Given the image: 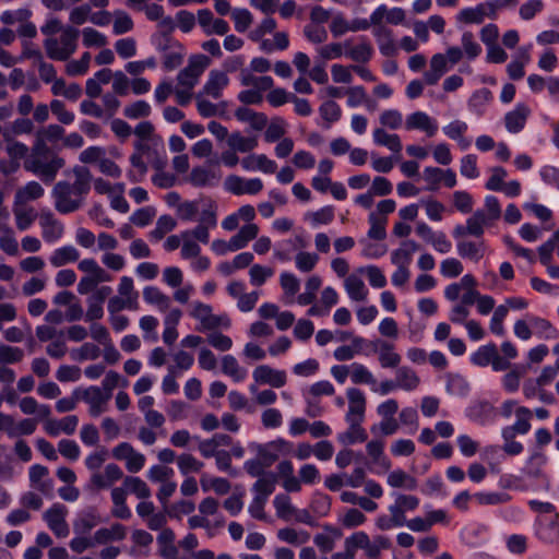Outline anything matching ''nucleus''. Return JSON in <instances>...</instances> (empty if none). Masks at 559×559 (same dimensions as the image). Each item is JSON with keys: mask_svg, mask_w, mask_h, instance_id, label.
Masks as SVG:
<instances>
[{"mask_svg": "<svg viewBox=\"0 0 559 559\" xmlns=\"http://www.w3.org/2000/svg\"><path fill=\"white\" fill-rule=\"evenodd\" d=\"M117 294L138 304L139 293L135 290L133 278L130 276L120 277Z\"/></svg>", "mask_w": 559, "mask_h": 559, "instance_id": "8fccbe9b", "label": "nucleus"}, {"mask_svg": "<svg viewBox=\"0 0 559 559\" xmlns=\"http://www.w3.org/2000/svg\"><path fill=\"white\" fill-rule=\"evenodd\" d=\"M36 139H41L44 142H55L59 140H63L64 138V129L59 124H49L46 128H41L36 132Z\"/></svg>", "mask_w": 559, "mask_h": 559, "instance_id": "3c124183", "label": "nucleus"}, {"mask_svg": "<svg viewBox=\"0 0 559 559\" xmlns=\"http://www.w3.org/2000/svg\"><path fill=\"white\" fill-rule=\"evenodd\" d=\"M222 371L237 382L243 379V372L234 356L226 355L222 358Z\"/></svg>", "mask_w": 559, "mask_h": 559, "instance_id": "37998d69", "label": "nucleus"}, {"mask_svg": "<svg viewBox=\"0 0 559 559\" xmlns=\"http://www.w3.org/2000/svg\"><path fill=\"white\" fill-rule=\"evenodd\" d=\"M45 189L37 181H29L24 187L16 190L14 195V205H25L31 201L40 199Z\"/></svg>", "mask_w": 559, "mask_h": 559, "instance_id": "dca6fc26", "label": "nucleus"}, {"mask_svg": "<svg viewBox=\"0 0 559 559\" xmlns=\"http://www.w3.org/2000/svg\"><path fill=\"white\" fill-rule=\"evenodd\" d=\"M111 453L116 460L126 462V467L130 473H138L145 464V456L128 442L119 443Z\"/></svg>", "mask_w": 559, "mask_h": 559, "instance_id": "1a4fd4ad", "label": "nucleus"}, {"mask_svg": "<svg viewBox=\"0 0 559 559\" xmlns=\"http://www.w3.org/2000/svg\"><path fill=\"white\" fill-rule=\"evenodd\" d=\"M78 267L86 275L78 284V292L87 295L94 292L100 283L111 281V275L93 259H84L79 262Z\"/></svg>", "mask_w": 559, "mask_h": 559, "instance_id": "20e7f679", "label": "nucleus"}, {"mask_svg": "<svg viewBox=\"0 0 559 559\" xmlns=\"http://www.w3.org/2000/svg\"><path fill=\"white\" fill-rule=\"evenodd\" d=\"M67 511L62 506H53L47 510L44 518L49 528L57 537H67L69 535V526L66 522Z\"/></svg>", "mask_w": 559, "mask_h": 559, "instance_id": "f8f14e48", "label": "nucleus"}, {"mask_svg": "<svg viewBox=\"0 0 559 559\" xmlns=\"http://www.w3.org/2000/svg\"><path fill=\"white\" fill-rule=\"evenodd\" d=\"M24 358L23 349L9 345H0V365L16 364Z\"/></svg>", "mask_w": 559, "mask_h": 559, "instance_id": "49530a36", "label": "nucleus"}, {"mask_svg": "<svg viewBox=\"0 0 559 559\" xmlns=\"http://www.w3.org/2000/svg\"><path fill=\"white\" fill-rule=\"evenodd\" d=\"M397 385L406 390L415 389L419 383L418 376L408 368H401L397 371Z\"/></svg>", "mask_w": 559, "mask_h": 559, "instance_id": "864d4df0", "label": "nucleus"}, {"mask_svg": "<svg viewBox=\"0 0 559 559\" xmlns=\"http://www.w3.org/2000/svg\"><path fill=\"white\" fill-rule=\"evenodd\" d=\"M48 473V468L39 464L33 465L29 468V481L41 492H46L48 490L47 485L41 481V479L47 476Z\"/></svg>", "mask_w": 559, "mask_h": 559, "instance_id": "6e6d98bb", "label": "nucleus"}, {"mask_svg": "<svg viewBox=\"0 0 559 559\" xmlns=\"http://www.w3.org/2000/svg\"><path fill=\"white\" fill-rule=\"evenodd\" d=\"M235 116L238 120L248 122L255 131H261L267 126V117L262 112H255L247 107L236 109Z\"/></svg>", "mask_w": 559, "mask_h": 559, "instance_id": "6ab92c4d", "label": "nucleus"}, {"mask_svg": "<svg viewBox=\"0 0 559 559\" xmlns=\"http://www.w3.org/2000/svg\"><path fill=\"white\" fill-rule=\"evenodd\" d=\"M19 407L24 415H36L37 418L51 415L50 407L45 404H39L33 396H24L21 399Z\"/></svg>", "mask_w": 559, "mask_h": 559, "instance_id": "4be33fe9", "label": "nucleus"}, {"mask_svg": "<svg viewBox=\"0 0 559 559\" xmlns=\"http://www.w3.org/2000/svg\"><path fill=\"white\" fill-rule=\"evenodd\" d=\"M143 297L147 304L154 305L163 311L167 310L170 306L169 297L154 286L145 287Z\"/></svg>", "mask_w": 559, "mask_h": 559, "instance_id": "c756f323", "label": "nucleus"}, {"mask_svg": "<svg viewBox=\"0 0 559 559\" xmlns=\"http://www.w3.org/2000/svg\"><path fill=\"white\" fill-rule=\"evenodd\" d=\"M177 464L183 475L199 473L203 468V463L190 453H182L177 456Z\"/></svg>", "mask_w": 559, "mask_h": 559, "instance_id": "4c0bfd02", "label": "nucleus"}, {"mask_svg": "<svg viewBox=\"0 0 559 559\" xmlns=\"http://www.w3.org/2000/svg\"><path fill=\"white\" fill-rule=\"evenodd\" d=\"M91 5L87 3L74 7L70 11L69 21L73 25H83L85 22L91 21Z\"/></svg>", "mask_w": 559, "mask_h": 559, "instance_id": "13d9d810", "label": "nucleus"}, {"mask_svg": "<svg viewBox=\"0 0 559 559\" xmlns=\"http://www.w3.org/2000/svg\"><path fill=\"white\" fill-rule=\"evenodd\" d=\"M123 115L132 120L146 118L151 115V106L144 100H136L124 108Z\"/></svg>", "mask_w": 559, "mask_h": 559, "instance_id": "79ce46f5", "label": "nucleus"}, {"mask_svg": "<svg viewBox=\"0 0 559 559\" xmlns=\"http://www.w3.org/2000/svg\"><path fill=\"white\" fill-rule=\"evenodd\" d=\"M90 62H91V53L84 52L79 60H72L67 63L66 72L69 75L84 74L90 68Z\"/></svg>", "mask_w": 559, "mask_h": 559, "instance_id": "5fc2aeb1", "label": "nucleus"}, {"mask_svg": "<svg viewBox=\"0 0 559 559\" xmlns=\"http://www.w3.org/2000/svg\"><path fill=\"white\" fill-rule=\"evenodd\" d=\"M94 190L99 195L112 197L117 192H124V183H110L103 177L92 178Z\"/></svg>", "mask_w": 559, "mask_h": 559, "instance_id": "f704fd0d", "label": "nucleus"}, {"mask_svg": "<svg viewBox=\"0 0 559 559\" xmlns=\"http://www.w3.org/2000/svg\"><path fill=\"white\" fill-rule=\"evenodd\" d=\"M486 9H488L487 4L464 9L459 13L457 20L463 24H480L488 16Z\"/></svg>", "mask_w": 559, "mask_h": 559, "instance_id": "a878e982", "label": "nucleus"}, {"mask_svg": "<svg viewBox=\"0 0 559 559\" xmlns=\"http://www.w3.org/2000/svg\"><path fill=\"white\" fill-rule=\"evenodd\" d=\"M528 110L524 106H519L515 110L506 116L507 129L511 132L520 131L526 121Z\"/></svg>", "mask_w": 559, "mask_h": 559, "instance_id": "473e14b6", "label": "nucleus"}, {"mask_svg": "<svg viewBox=\"0 0 559 559\" xmlns=\"http://www.w3.org/2000/svg\"><path fill=\"white\" fill-rule=\"evenodd\" d=\"M112 29L116 35H121L133 29L134 23L130 15L123 11H117L112 15Z\"/></svg>", "mask_w": 559, "mask_h": 559, "instance_id": "a18cd8bd", "label": "nucleus"}, {"mask_svg": "<svg viewBox=\"0 0 559 559\" xmlns=\"http://www.w3.org/2000/svg\"><path fill=\"white\" fill-rule=\"evenodd\" d=\"M379 360L384 368H395L401 361V356L394 352L392 344L383 342L380 346Z\"/></svg>", "mask_w": 559, "mask_h": 559, "instance_id": "c9c22d12", "label": "nucleus"}, {"mask_svg": "<svg viewBox=\"0 0 559 559\" xmlns=\"http://www.w3.org/2000/svg\"><path fill=\"white\" fill-rule=\"evenodd\" d=\"M228 146L230 150L240 153H248L258 145L257 136H243L239 132H234L228 136Z\"/></svg>", "mask_w": 559, "mask_h": 559, "instance_id": "b1692460", "label": "nucleus"}, {"mask_svg": "<svg viewBox=\"0 0 559 559\" xmlns=\"http://www.w3.org/2000/svg\"><path fill=\"white\" fill-rule=\"evenodd\" d=\"M277 536L282 542L290 545H300L309 539L308 533H298L295 528L285 527L277 532Z\"/></svg>", "mask_w": 559, "mask_h": 559, "instance_id": "09e8293b", "label": "nucleus"}, {"mask_svg": "<svg viewBox=\"0 0 559 559\" xmlns=\"http://www.w3.org/2000/svg\"><path fill=\"white\" fill-rule=\"evenodd\" d=\"M345 288L349 297L355 301H364L367 298V290L364 281L357 275H349L345 280Z\"/></svg>", "mask_w": 559, "mask_h": 559, "instance_id": "cd10ccee", "label": "nucleus"}, {"mask_svg": "<svg viewBox=\"0 0 559 559\" xmlns=\"http://www.w3.org/2000/svg\"><path fill=\"white\" fill-rule=\"evenodd\" d=\"M126 489L134 493L139 499L145 500L150 498L151 490L147 484L139 477L126 476L123 478Z\"/></svg>", "mask_w": 559, "mask_h": 559, "instance_id": "72a5a7b5", "label": "nucleus"}, {"mask_svg": "<svg viewBox=\"0 0 559 559\" xmlns=\"http://www.w3.org/2000/svg\"><path fill=\"white\" fill-rule=\"evenodd\" d=\"M229 80L226 73L221 71H212L210 79L204 85V93L213 98H218L222 91L227 86Z\"/></svg>", "mask_w": 559, "mask_h": 559, "instance_id": "412c9836", "label": "nucleus"}, {"mask_svg": "<svg viewBox=\"0 0 559 559\" xmlns=\"http://www.w3.org/2000/svg\"><path fill=\"white\" fill-rule=\"evenodd\" d=\"M348 397V420L362 419L366 411V399L361 391L352 388L347 391Z\"/></svg>", "mask_w": 559, "mask_h": 559, "instance_id": "f3484780", "label": "nucleus"}, {"mask_svg": "<svg viewBox=\"0 0 559 559\" xmlns=\"http://www.w3.org/2000/svg\"><path fill=\"white\" fill-rule=\"evenodd\" d=\"M201 252L200 246L190 238V233L185 231L182 234V248H181V254L185 259H191L199 257Z\"/></svg>", "mask_w": 559, "mask_h": 559, "instance_id": "e2e57ef3", "label": "nucleus"}, {"mask_svg": "<svg viewBox=\"0 0 559 559\" xmlns=\"http://www.w3.org/2000/svg\"><path fill=\"white\" fill-rule=\"evenodd\" d=\"M207 343L221 352H228L233 347V340L222 332L213 331L207 335Z\"/></svg>", "mask_w": 559, "mask_h": 559, "instance_id": "603ef678", "label": "nucleus"}, {"mask_svg": "<svg viewBox=\"0 0 559 559\" xmlns=\"http://www.w3.org/2000/svg\"><path fill=\"white\" fill-rule=\"evenodd\" d=\"M126 537V528L119 523L112 524L109 528H100L94 535L97 544H107L111 540H121Z\"/></svg>", "mask_w": 559, "mask_h": 559, "instance_id": "393cba45", "label": "nucleus"}, {"mask_svg": "<svg viewBox=\"0 0 559 559\" xmlns=\"http://www.w3.org/2000/svg\"><path fill=\"white\" fill-rule=\"evenodd\" d=\"M82 39L85 47L103 48L108 44L107 37L93 27H85L82 31Z\"/></svg>", "mask_w": 559, "mask_h": 559, "instance_id": "ea45409f", "label": "nucleus"}, {"mask_svg": "<svg viewBox=\"0 0 559 559\" xmlns=\"http://www.w3.org/2000/svg\"><path fill=\"white\" fill-rule=\"evenodd\" d=\"M115 48L121 58H131L136 53V43L133 38H122L116 41Z\"/></svg>", "mask_w": 559, "mask_h": 559, "instance_id": "774afa93", "label": "nucleus"}, {"mask_svg": "<svg viewBox=\"0 0 559 559\" xmlns=\"http://www.w3.org/2000/svg\"><path fill=\"white\" fill-rule=\"evenodd\" d=\"M177 226V222L169 215H163L157 219L156 227L151 231V236L160 240L166 234L170 233Z\"/></svg>", "mask_w": 559, "mask_h": 559, "instance_id": "c03bdc74", "label": "nucleus"}, {"mask_svg": "<svg viewBox=\"0 0 559 559\" xmlns=\"http://www.w3.org/2000/svg\"><path fill=\"white\" fill-rule=\"evenodd\" d=\"M136 307L138 304H135V301L121 297L118 294L109 297L107 302V310L109 314L119 313L124 309H135Z\"/></svg>", "mask_w": 559, "mask_h": 559, "instance_id": "de8ad7c7", "label": "nucleus"}, {"mask_svg": "<svg viewBox=\"0 0 559 559\" xmlns=\"http://www.w3.org/2000/svg\"><path fill=\"white\" fill-rule=\"evenodd\" d=\"M376 143L386 146L392 152L399 153L402 150L401 140L397 134H389L384 129L378 128L373 132Z\"/></svg>", "mask_w": 559, "mask_h": 559, "instance_id": "2f4dec72", "label": "nucleus"}, {"mask_svg": "<svg viewBox=\"0 0 559 559\" xmlns=\"http://www.w3.org/2000/svg\"><path fill=\"white\" fill-rule=\"evenodd\" d=\"M198 361L201 369L212 371L217 367V358L214 353L207 348L202 347L199 352Z\"/></svg>", "mask_w": 559, "mask_h": 559, "instance_id": "338daca9", "label": "nucleus"}, {"mask_svg": "<svg viewBox=\"0 0 559 559\" xmlns=\"http://www.w3.org/2000/svg\"><path fill=\"white\" fill-rule=\"evenodd\" d=\"M211 60L204 55H198L190 59L188 67L181 70L177 76L178 84L181 87L192 90L200 75L207 68Z\"/></svg>", "mask_w": 559, "mask_h": 559, "instance_id": "423d86ee", "label": "nucleus"}, {"mask_svg": "<svg viewBox=\"0 0 559 559\" xmlns=\"http://www.w3.org/2000/svg\"><path fill=\"white\" fill-rule=\"evenodd\" d=\"M277 473L282 479L283 488L287 492L300 491V480L294 475V466L290 461H281L277 465Z\"/></svg>", "mask_w": 559, "mask_h": 559, "instance_id": "4468645a", "label": "nucleus"}, {"mask_svg": "<svg viewBox=\"0 0 559 559\" xmlns=\"http://www.w3.org/2000/svg\"><path fill=\"white\" fill-rule=\"evenodd\" d=\"M63 166L64 159L58 156L41 139L35 138L31 153L24 160V168L51 181Z\"/></svg>", "mask_w": 559, "mask_h": 559, "instance_id": "f03ea898", "label": "nucleus"}, {"mask_svg": "<svg viewBox=\"0 0 559 559\" xmlns=\"http://www.w3.org/2000/svg\"><path fill=\"white\" fill-rule=\"evenodd\" d=\"M231 15L235 22V28L240 33L246 32L252 24L253 16L247 9H235Z\"/></svg>", "mask_w": 559, "mask_h": 559, "instance_id": "4d7b16f0", "label": "nucleus"}, {"mask_svg": "<svg viewBox=\"0 0 559 559\" xmlns=\"http://www.w3.org/2000/svg\"><path fill=\"white\" fill-rule=\"evenodd\" d=\"M406 128L408 130H423L429 136H432L437 131V127L431 118L421 111L414 112L406 119Z\"/></svg>", "mask_w": 559, "mask_h": 559, "instance_id": "aec40b11", "label": "nucleus"}, {"mask_svg": "<svg viewBox=\"0 0 559 559\" xmlns=\"http://www.w3.org/2000/svg\"><path fill=\"white\" fill-rule=\"evenodd\" d=\"M515 415L518 420L512 427L513 431L518 433H526L531 429L528 420L532 416V412L526 407H519L515 411Z\"/></svg>", "mask_w": 559, "mask_h": 559, "instance_id": "052dcab7", "label": "nucleus"}, {"mask_svg": "<svg viewBox=\"0 0 559 559\" xmlns=\"http://www.w3.org/2000/svg\"><path fill=\"white\" fill-rule=\"evenodd\" d=\"M79 257V251L74 247L67 246L57 249L51 255L50 262L53 266L60 267L67 263L78 261Z\"/></svg>", "mask_w": 559, "mask_h": 559, "instance_id": "7c9ffc66", "label": "nucleus"}, {"mask_svg": "<svg viewBox=\"0 0 559 559\" xmlns=\"http://www.w3.org/2000/svg\"><path fill=\"white\" fill-rule=\"evenodd\" d=\"M128 491L126 487H115L110 491V497L114 503L111 515L116 519H129L131 511L127 504Z\"/></svg>", "mask_w": 559, "mask_h": 559, "instance_id": "2eb2a0df", "label": "nucleus"}, {"mask_svg": "<svg viewBox=\"0 0 559 559\" xmlns=\"http://www.w3.org/2000/svg\"><path fill=\"white\" fill-rule=\"evenodd\" d=\"M226 189L235 195L257 194L263 189L260 179H243L237 175H230L225 180Z\"/></svg>", "mask_w": 559, "mask_h": 559, "instance_id": "9b49d317", "label": "nucleus"}, {"mask_svg": "<svg viewBox=\"0 0 559 559\" xmlns=\"http://www.w3.org/2000/svg\"><path fill=\"white\" fill-rule=\"evenodd\" d=\"M370 223H371V227L368 231V236L369 238L371 239H374V240H383L386 236V233H385V218H379L378 216H376L374 214H370Z\"/></svg>", "mask_w": 559, "mask_h": 559, "instance_id": "0e129e2a", "label": "nucleus"}, {"mask_svg": "<svg viewBox=\"0 0 559 559\" xmlns=\"http://www.w3.org/2000/svg\"><path fill=\"white\" fill-rule=\"evenodd\" d=\"M259 227L257 224H247L239 228L238 233L234 235L229 241L216 240L213 242V249L221 254L228 251L234 252L243 249L248 242L258 237Z\"/></svg>", "mask_w": 559, "mask_h": 559, "instance_id": "39448f33", "label": "nucleus"}, {"mask_svg": "<svg viewBox=\"0 0 559 559\" xmlns=\"http://www.w3.org/2000/svg\"><path fill=\"white\" fill-rule=\"evenodd\" d=\"M388 484L394 488L406 487L414 489L417 486L416 479L403 471H394L390 473L388 476Z\"/></svg>", "mask_w": 559, "mask_h": 559, "instance_id": "a19ab883", "label": "nucleus"}, {"mask_svg": "<svg viewBox=\"0 0 559 559\" xmlns=\"http://www.w3.org/2000/svg\"><path fill=\"white\" fill-rule=\"evenodd\" d=\"M75 396L90 405V413L93 416H98L103 413L107 402L110 400L109 395L99 386H88L83 390H76Z\"/></svg>", "mask_w": 559, "mask_h": 559, "instance_id": "9d476101", "label": "nucleus"}, {"mask_svg": "<svg viewBox=\"0 0 559 559\" xmlns=\"http://www.w3.org/2000/svg\"><path fill=\"white\" fill-rule=\"evenodd\" d=\"M191 316L201 324V330L214 331L221 326H229V320L223 316L214 314L210 305L197 302Z\"/></svg>", "mask_w": 559, "mask_h": 559, "instance_id": "6e6552de", "label": "nucleus"}, {"mask_svg": "<svg viewBox=\"0 0 559 559\" xmlns=\"http://www.w3.org/2000/svg\"><path fill=\"white\" fill-rule=\"evenodd\" d=\"M50 109L62 124H70L74 121V115L67 109L61 100L53 99L50 103Z\"/></svg>", "mask_w": 559, "mask_h": 559, "instance_id": "bf43d9fd", "label": "nucleus"}, {"mask_svg": "<svg viewBox=\"0 0 559 559\" xmlns=\"http://www.w3.org/2000/svg\"><path fill=\"white\" fill-rule=\"evenodd\" d=\"M5 151L12 162V168H20L21 159H26L29 150L25 144L14 139H9L7 140Z\"/></svg>", "mask_w": 559, "mask_h": 559, "instance_id": "bb28decb", "label": "nucleus"}, {"mask_svg": "<svg viewBox=\"0 0 559 559\" xmlns=\"http://www.w3.org/2000/svg\"><path fill=\"white\" fill-rule=\"evenodd\" d=\"M13 213L16 227L20 230H26L37 217V213L33 207H25L24 205H14Z\"/></svg>", "mask_w": 559, "mask_h": 559, "instance_id": "c85d7f7f", "label": "nucleus"}, {"mask_svg": "<svg viewBox=\"0 0 559 559\" xmlns=\"http://www.w3.org/2000/svg\"><path fill=\"white\" fill-rule=\"evenodd\" d=\"M252 379L255 384L269 385L272 389H281L287 384L286 372L270 365L257 366L252 371Z\"/></svg>", "mask_w": 559, "mask_h": 559, "instance_id": "0eeeda50", "label": "nucleus"}, {"mask_svg": "<svg viewBox=\"0 0 559 559\" xmlns=\"http://www.w3.org/2000/svg\"><path fill=\"white\" fill-rule=\"evenodd\" d=\"M318 260L319 257L316 253L301 251L296 254V265L302 272L312 271Z\"/></svg>", "mask_w": 559, "mask_h": 559, "instance_id": "680f3d73", "label": "nucleus"}, {"mask_svg": "<svg viewBox=\"0 0 559 559\" xmlns=\"http://www.w3.org/2000/svg\"><path fill=\"white\" fill-rule=\"evenodd\" d=\"M487 215L484 211H477L466 222V226H457L454 229L455 237L467 235L480 237L484 234V226L487 225Z\"/></svg>", "mask_w": 559, "mask_h": 559, "instance_id": "ddd939ff", "label": "nucleus"}, {"mask_svg": "<svg viewBox=\"0 0 559 559\" xmlns=\"http://www.w3.org/2000/svg\"><path fill=\"white\" fill-rule=\"evenodd\" d=\"M80 31L67 25L60 37H48L44 41L47 56L52 60L67 61L76 50Z\"/></svg>", "mask_w": 559, "mask_h": 559, "instance_id": "7ed1b4c3", "label": "nucleus"}, {"mask_svg": "<svg viewBox=\"0 0 559 559\" xmlns=\"http://www.w3.org/2000/svg\"><path fill=\"white\" fill-rule=\"evenodd\" d=\"M214 178L215 175L211 170L199 166L192 168L187 180L194 187H204L210 185Z\"/></svg>", "mask_w": 559, "mask_h": 559, "instance_id": "58836bf2", "label": "nucleus"}, {"mask_svg": "<svg viewBox=\"0 0 559 559\" xmlns=\"http://www.w3.org/2000/svg\"><path fill=\"white\" fill-rule=\"evenodd\" d=\"M39 217L43 236L46 240L52 241L61 237L63 228L51 212L43 211Z\"/></svg>", "mask_w": 559, "mask_h": 559, "instance_id": "a211bd4d", "label": "nucleus"}, {"mask_svg": "<svg viewBox=\"0 0 559 559\" xmlns=\"http://www.w3.org/2000/svg\"><path fill=\"white\" fill-rule=\"evenodd\" d=\"M347 53L354 61L365 63L371 58L372 49L369 44L362 43L352 47Z\"/></svg>", "mask_w": 559, "mask_h": 559, "instance_id": "69168bd1", "label": "nucleus"}, {"mask_svg": "<svg viewBox=\"0 0 559 559\" xmlns=\"http://www.w3.org/2000/svg\"><path fill=\"white\" fill-rule=\"evenodd\" d=\"M447 57L442 53L435 55L430 60V70L425 72L424 79L428 85H435L447 70Z\"/></svg>", "mask_w": 559, "mask_h": 559, "instance_id": "5701e85b", "label": "nucleus"}, {"mask_svg": "<svg viewBox=\"0 0 559 559\" xmlns=\"http://www.w3.org/2000/svg\"><path fill=\"white\" fill-rule=\"evenodd\" d=\"M74 182L60 180L55 183L51 195L55 201V209L62 215L79 211L84 202V195L90 192L92 173L85 166H75L72 169Z\"/></svg>", "mask_w": 559, "mask_h": 559, "instance_id": "f257e3e1", "label": "nucleus"}, {"mask_svg": "<svg viewBox=\"0 0 559 559\" xmlns=\"http://www.w3.org/2000/svg\"><path fill=\"white\" fill-rule=\"evenodd\" d=\"M362 338L354 337L352 345H344L334 350V358L338 361H347L361 350Z\"/></svg>", "mask_w": 559, "mask_h": 559, "instance_id": "e433bc0d", "label": "nucleus"}]
</instances>
